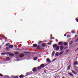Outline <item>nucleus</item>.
<instances>
[{
    "instance_id": "48",
    "label": "nucleus",
    "mask_w": 78,
    "mask_h": 78,
    "mask_svg": "<svg viewBox=\"0 0 78 78\" xmlns=\"http://www.w3.org/2000/svg\"><path fill=\"white\" fill-rule=\"evenodd\" d=\"M44 73H46V71H45V70H44Z\"/></svg>"
},
{
    "instance_id": "5",
    "label": "nucleus",
    "mask_w": 78,
    "mask_h": 78,
    "mask_svg": "<svg viewBox=\"0 0 78 78\" xmlns=\"http://www.w3.org/2000/svg\"><path fill=\"white\" fill-rule=\"evenodd\" d=\"M46 61L48 62H51V60L49 59V58H48L46 59Z\"/></svg>"
},
{
    "instance_id": "24",
    "label": "nucleus",
    "mask_w": 78,
    "mask_h": 78,
    "mask_svg": "<svg viewBox=\"0 0 78 78\" xmlns=\"http://www.w3.org/2000/svg\"><path fill=\"white\" fill-rule=\"evenodd\" d=\"M12 77L13 78H18V77L17 76H12Z\"/></svg>"
},
{
    "instance_id": "28",
    "label": "nucleus",
    "mask_w": 78,
    "mask_h": 78,
    "mask_svg": "<svg viewBox=\"0 0 78 78\" xmlns=\"http://www.w3.org/2000/svg\"><path fill=\"white\" fill-rule=\"evenodd\" d=\"M0 37H2V38H3V37H4V36L3 35H0Z\"/></svg>"
},
{
    "instance_id": "34",
    "label": "nucleus",
    "mask_w": 78,
    "mask_h": 78,
    "mask_svg": "<svg viewBox=\"0 0 78 78\" xmlns=\"http://www.w3.org/2000/svg\"><path fill=\"white\" fill-rule=\"evenodd\" d=\"M5 53H2L1 54V55H5Z\"/></svg>"
},
{
    "instance_id": "47",
    "label": "nucleus",
    "mask_w": 78,
    "mask_h": 78,
    "mask_svg": "<svg viewBox=\"0 0 78 78\" xmlns=\"http://www.w3.org/2000/svg\"><path fill=\"white\" fill-rule=\"evenodd\" d=\"M76 21L78 22V19H77L76 20Z\"/></svg>"
},
{
    "instance_id": "31",
    "label": "nucleus",
    "mask_w": 78,
    "mask_h": 78,
    "mask_svg": "<svg viewBox=\"0 0 78 78\" xmlns=\"http://www.w3.org/2000/svg\"><path fill=\"white\" fill-rule=\"evenodd\" d=\"M9 76H4V78H8Z\"/></svg>"
},
{
    "instance_id": "35",
    "label": "nucleus",
    "mask_w": 78,
    "mask_h": 78,
    "mask_svg": "<svg viewBox=\"0 0 78 78\" xmlns=\"http://www.w3.org/2000/svg\"><path fill=\"white\" fill-rule=\"evenodd\" d=\"M6 46H9V43H7L6 44Z\"/></svg>"
},
{
    "instance_id": "13",
    "label": "nucleus",
    "mask_w": 78,
    "mask_h": 78,
    "mask_svg": "<svg viewBox=\"0 0 78 78\" xmlns=\"http://www.w3.org/2000/svg\"><path fill=\"white\" fill-rule=\"evenodd\" d=\"M37 46V45L36 44H33V47H36Z\"/></svg>"
},
{
    "instance_id": "15",
    "label": "nucleus",
    "mask_w": 78,
    "mask_h": 78,
    "mask_svg": "<svg viewBox=\"0 0 78 78\" xmlns=\"http://www.w3.org/2000/svg\"><path fill=\"white\" fill-rule=\"evenodd\" d=\"M34 60L35 61H36V60H37V57H35L34 58Z\"/></svg>"
},
{
    "instance_id": "42",
    "label": "nucleus",
    "mask_w": 78,
    "mask_h": 78,
    "mask_svg": "<svg viewBox=\"0 0 78 78\" xmlns=\"http://www.w3.org/2000/svg\"><path fill=\"white\" fill-rule=\"evenodd\" d=\"M24 53H30V52H24Z\"/></svg>"
},
{
    "instance_id": "33",
    "label": "nucleus",
    "mask_w": 78,
    "mask_h": 78,
    "mask_svg": "<svg viewBox=\"0 0 78 78\" xmlns=\"http://www.w3.org/2000/svg\"><path fill=\"white\" fill-rule=\"evenodd\" d=\"M26 75H30V72H28L27 73H26Z\"/></svg>"
},
{
    "instance_id": "49",
    "label": "nucleus",
    "mask_w": 78,
    "mask_h": 78,
    "mask_svg": "<svg viewBox=\"0 0 78 78\" xmlns=\"http://www.w3.org/2000/svg\"><path fill=\"white\" fill-rule=\"evenodd\" d=\"M78 40L76 39V41H75V42H76Z\"/></svg>"
},
{
    "instance_id": "9",
    "label": "nucleus",
    "mask_w": 78,
    "mask_h": 78,
    "mask_svg": "<svg viewBox=\"0 0 78 78\" xmlns=\"http://www.w3.org/2000/svg\"><path fill=\"white\" fill-rule=\"evenodd\" d=\"M37 70V69H36V68L35 67L33 69L32 71H33V72H34V71H36V70Z\"/></svg>"
},
{
    "instance_id": "10",
    "label": "nucleus",
    "mask_w": 78,
    "mask_h": 78,
    "mask_svg": "<svg viewBox=\"0 0 78 78\" xmlns=\"http://www.w3.org/2000/svg\"><path fill=\"white\" fill-rule=\"evenodd\" d=\"M59 55V53L57 52L55 53V56H58Z\"/></svg>"
},
{
    "instance_id": "25",
    "label": "nucleus",
    "mask_w": 78,
    "mask_h": 78,
    "mask_svg": "<svg viewBox=\"0 0 78 78\" xmlns=\"http://www.w3.org/2000/svg\"><path fill=\"white\" fill-rule=\"evenodd\" d=\"M45 43H43L42 44V46H43V47H45Z\"/></svg>"
},
{
    "instance_id": "54",
    "label": "nucleus",
    "mask_w": 78,
    "mask_h": 78,
    "mask_svg": "<svg viewBox=\"0 0 78 78\" xmlns=\"http://www.w3.org/2000/svg\"><path fill=\"white\" fill-rule=\"evenodd\" d=\"M77 39L78 40V37L77 38Z\"/></svg>"
},
{
    "instance_id": "18",
    "label": "nucleus",
    "mask_w": 78,
    "mask_h": 78,
    "mask_svg": "<svg viewBox=\"0 0 78 78\" xmlns=\"http://www.w3.org/2000/svg\"><path fill=\"white\" fill-rule=\"evenodd\" d=\"M20 57H23L24 56V55L23 54H21L19 55Z\"/></svg>"
},
{
    "instance_id": "41",
    "label": "nucleus",
    "mask_w": 78,
    "mask_h": 78,
    "mask_svg": "<svg viewBox=\"0 0 78 78\" xmlns=\"http://www.w3.org/2000/svg\"><path fill=\"white\" fill-rule=\"evenodd\" d=\"M67 37H70V35H67Z\"/></svg>"
},
{
    "instance_id": "1",
    "label": "nucleus",
    "mask_w": 78,
    "mask_h": 78,
    "mask_svg": "<svg viewBox=\"0 0 78 78\" xmlns=\"http://www.w3.org/2000/svg\"><path fill=\"white\" fill-rule=\"evenodd\" d=\"M7 55H9V56L10 57H11V56H13L14 55V54H12L11 53H9V52H7L6 53Z\"/></svg>"
},
{
    "instance_id": "40",
    "label": "nucleus",
    "mask_w": 78,
    "mask_h": 78,
    "mask_svg": "<svg viewBox=\"0 0 78 78\" xmlns=\"http://www.w3.org/2000/svg\"><path fill=\"white\" fill-rule=\"evenodd\" d=\"M29 73L30 74V75H31V74H33V72H29Z\"/></svg>"
},
{
    "instance_id": "27",
    "label": "nucleus",
    "mask_w": 78,
    "mask_h": 78,
    "mask_svg": "<svg viewBox=\"0 0 78 78\" xmlns=\"http://www.w3.org/2000/svg\"><path fill=\"white\" fill-rule=\"evenodd\" d=\"M37 49H40V46L38 45L37 46Z\"/></svg>"
},
{
    "instance_id": "43",
    "label": "nucleus",
    "mask_w": 78,
    "mask_h": 78,
    "mask_svg": "<svg viewBox=\"0 0 78 78\" xmlns=\"http://www.w3.org/2000/svg\"><path fill=\"white\" fill-rule=\"evenodd\" d=\"M55 39V38L54 37H51V39Z\"/></svg>"
},
{
    "instance_id": "8",
    "label": "nucleus",
    "mask_w": 78,
    "mask_h": 78,
    "mask_svg": "<svg viewBox=\"0 0 78 78\" xmlns=\"http://www.w3.org/2000/svg\"><path fill=\"white\" fill-rule=\"evenodd\" d=\"M53 47L54 48H56V47H57V45L56 44H54L53 46Z\"/></svg>"
},
{
    "instance_id": "56",
    "label": "nucleus",
    "mask_w": 78,
    "mask_h": 78,
    "mask_svg": "<svg viewBox=\"0 0 78 78\" xmlns=\"http://www.w3.org/2000/svg\"><path fill=\"white\" fill-rule=\"evenodd\" d=\"M55 78H56V77H55Z\"/></svg>"
},
{
    "instance_id": "16",
    "label": "nucleus",
    "mask_w": 78,
    "mask_h": 78,
    "mask_svg": "<svg viewBox=\"0 0 78 78\" xmlns=\"http://www.w3.org/2000/svg\"><path fill=\"white\" fill-rule=\"evenodd\" d=\"M71 67V66H70V65H69L67 68L68 70H70V69Z\"/></svg>"
},
{
    "instance_id": "19",
    "label": "nucleus",
    "mask_w": 78,
    "mask_h": 78,
    "mask_svg": "<svg viewBox=\"0 0 78 78\" xmlns=\"http://www.w3.org/2000/svg\"><path fill=\"white\" fill-rule=\"evenodd\" d=\"M37 68L38 70H40V69H42V68L41 66H38L37 67Z\"/></svg>"
},
{
    "instance_id": "30",
    "label": "nucleus",
    "mask_w": 78,
    "mask_h": 78,
    "mask_svg": "<svg viewBox=\"0 0 78 78\" xmlns=\"http://www.w3.org/2000/svg\"><path fill=\"white\" fill-rule=\"evenodd\" d=\"M63 53V51H61V52L59 54V55H62Z\"/></svg>"
},
{
    "instance_id": "2",
    "label": "nucleus",
    "mask_w": 78,
    "mask_h": 78,
    "mask_svg": "<svg viewBox=\"0 0 78 78\" xmlns=\"http://www.w3.org/2000/svg\"><path fill=\"white\" fill-rule=\"evenodd\" d=\"M54 49L55 51H57L58 50H59V46H58L56 47V48H54Z\"/></svg>"
},
{
    "instance_id": "21",
    "label": "nucleus",
    "mask_w": 78,
    "mask_h": 78,
    "mask_svg": "<svg viewBox=\"0 0 78 78\" xmlns=\"http://www.w3.org/2000/svg\"><path fill=\"white\" fill-rule=\"evenodd\" d=\"M60 49L62 51V49H63V47L62 46H61L60 47Z\"/></svg>"
},
{
    "instance_id": "36",
    "label": "nucleus",
    "mask_w": 78,
    "mask_h": 78,
    "mask_svg": "<svg viewBox=\"0 0 78 78\" xmlns=\"http://www.w3.org/2000/svg\"><path fill=\"white\" fill-rule=\"evenodd\" d=\"M71 33H75V31H74L73 30H72Z\"/></svg>"
},
{
    "instance_id": "39",
    "label": "nucleus",
    "mask_w": 78,
    "mask_h": 78,
    "mask_svg": "<svg viewBox=\"0 0 78 78\" xmlns=\"http://www.w3.org/2000/svg\"><path fill=\"white\" fill-rule=\"evenodd\" d=\"M48 45H51V43H48Z\"/></svg>"
},
{
    "instance_id": "4",
    "label": "nucleus",
    "mask_w": 78,
    "mask_h": 78,
    "mask_svg": "<svg viewBox=\"0 0 78 78\" xmlns=\"http://www.w3.org/2000/svg\"><path fill=\"white\" fill-rule=\"evenodd\" d=\"M74 65H75L76 66H78V62H74Z\"/></svg>"
},
{
    "instance_id": "38",
    "label": "nucleus",
    "mask_w": 78,
    "mask_h": 78,
    "mask_svg": "<svg viewBox=\"0 0 78 78\" xmlns=\"http://www.w3.org/2000/svg\"><path fill=\"white\" fill-rule=\"evenodd\" d=\"M42 43V41H40L38 42V44H41V43Z\"/></svg>"
},
{
    "instance_id": "29",
    "label": "nucleus",
    "mask_w": 78,
    "mask_h": 78,
    "mask_svg": "<svg viewBox=\"0 0 78 78\" xmlns=\"http://www.w3.org/2000/svg\"><path fill=\"white\" fill-rule=\"evenodd\" d=\"M6 50H7V51H9V48L8 47H7L6 48Z\"/></svg>"
},
{
    "instance_id": "45",
    "label": "nucleus",
    "mask_w": 78,
    "mask_h": 78,
    "mask_svg": "<svg viewBox=\"0 0 78 78\" xmlns=\"http://www.w3.org/2000/svg\"><path fill=\"white\" fill-rule=\"evenodd\" d=\"M3 76V75L2 74L0 73V76Z\"/></svg>"
},
{
    "instance_id": "55",
    "label": "nucleus",
    "mask_w": 78,
    "mask_h": 78,
    "mask_svg": "<svg viewBox=\"0 0 78 78\" xmlns=\"http://www.w3.org/2000/svg\"><path fill=\"white\" fill-rule=\"evenodd\" d=\"M20 46H22V44H20Z\"/></svg>"
},
{
    "instance_id": "11",
    "label": "nucleus",
    "mask_w": 78,
    "mask_h": 78,
    "mask_svg": "<svg viewBox=\"0 0 78 78\" xmlns=\"http://www.w3.org/2000/svg\"><path fill=\"white\" fill-rule=\"evenodd\" d=\"M13 45H10L9 46V48H13Z\"/></svg>"
},
{
    "instance_id": "22",
    "label": "nucleus",
    "mask_w": 78,
    "mask_h": 78,
    "mask_svg": "<svg viewBox=\"0 0 78 78\" xmlns=\"http://www.w3.org/2000/svg\"><path fill=\"white\" fill-rule=\"evenodd\" d=\"M70 51V50L68 49L66 51V54H67V53H69V51Z\"/></svg>"
},
{
    "instance_id": "50",
    "label": "nucleus",
    "mask_w": 78,
    "mask_h": 78,
    "mask_svg": "<svg viewBox=\"0 0 78 78\" xmlns=\"http://www.w3.org/2000/svg\"><path fill=\"white\" fill-rule=\"evenodd\" d=\"M77 35H76L75 36V37H77Z\"/></svg>"
},
{
    "instance_id": "6",
    "label": "nucleus",
    "mask_w": 78,
    "mask_h": 78,
    "mask_svg": "<svg viewBox=\"0 0 78 78\" xmlns=\"http://www.w3.org/2000/svg\"><path fill=\"white\" fill-rule=\"evenodd\" d=\"M6 61H9L10 60V58L9 57H7L6 58Z\"/></svg>"
},
{
    "instance_id": "32",
    "label": "nucleus",
    "mask_w": 78,
    "mask_h": 78,
    "mask_svg": "<svg viewBox=\"0 0 78 78\" xmlns=\"http://www.w3.org/2000/svg\"><path fill=\"white\" fill-rule=\"evenodd\" d=\"M72 44H73V41H71L70 43H69V44L70 45H72Z\"/></svg>"
},
{
    "instance_id": "26",
    "label": "nucleus",
    "mask_w": 78,
    "mask_h": 78,
    "mask_svg": "<svg viewBox=\"0 0 78 78\" xmlns=\"http://www.w3.org/2000/svg\"><path fill=\"white\" fill-rule=\"evenodd\" d=\"M68 74L69 75H70V76H73V74H72L71 73H69Z\"/></svg>"
},
{
    "instance_id": "51",
    "label": "nucleus",
    "mask_w": 78,
    "mask_h": 78,
    "mask_svg": "<svg viewBox=\"0 0 78 78\" xmlns=\"http://www.w3.org/2000/svg\"><path fill=\"white\" fill-rule=\"evenodd\" d=\"M56 42H58V40L57 39H56Z\"/></svg>"
},
{
    "instance_id": "44",
    "label": "nucleus",
    "mask_w": 78,
    "mask_h": 78,
    "mask_svg": "<svg viewBox=\"0 0 78 78\" xmlns=\"http://www.w3.org/2000/svg\"><path fill=\"white\" fill-rule=\"evenodd\" d=\"M67 33H66V34H65L64 35V36H65V37L66 36V34H67Z\"/></svg>"
},
{
    "instance_id": "12",
    "label": "nucleus",
    "mask_w": 78,
    "mask_h": 78,
    "mask_svg": "<svg viewBox=\"0 0 78 78\" xmlns=\"http://www.w3.org/2000/svg\"><path fill=\"white\" fill-rule=\"evenodd\" d=\"M45 66V65L44 64H42L40 66V67L41 68H42V67H44Z\"/></svg>"
},
{
    "instance_id": "23",
    "label": "nucleus",
    "mask_w": 78,
    "mask_h": 78,
    "mask_svg": "<svg viewBox=\"0 0 78 78\" xmlns=\"http://www.w3.org/2000/svg\"><path fill=\"white\" fill-rule=\"evenodd\" d=\"M64 45L66 46L67 45V42H65L64 43Z\"/></svg>"
},
{
    "instance_id": "37",
    "label": "nucleus",
    "mask_w": 78,
    "mask_h": 78,
    "mask_svg": "<svg viewBox=\"0 0 78 78\" xmlns=\"http://www.w3.org/2000/svg\"><path fill=\"white\" fill-rule=\"evenodd\" d=\"M15 55H17L19 54V52H16L15 53Z\"/></svg>"
},
{
    "instance_id": "3",
    "label": "nucleus",
    "mask_w": 78,
    "mask_h": 78,
    "mask_svg": "<svg viewBox=\"0 0 78 78\" xmlns=\"http://www.w3.org/2000/svg\"><path fill=\"white\" fill-rule=\"evenodd\" d=\"M74 68H75V70L76 72H78V67L77 66H75Z\"/></svg>"
},
{
    "instance_id": "53",
    "label": "nucleus",
    "mask_w": 78,
    "mask_h": 78,
    "mask_svg": "<svg viewBox=\"0 0 78 78\" xmlns=\"http://www.w3.org/2000/svg\"><path fill=\"white\" fill-rule=\"evenodd\" d=\"M76 50H78V48L76 49Z\"/></svg>"
},
{
    "instance_id": "46",
    "label": "nucleus",
    "mask_w": 78,
    "mask_h": 78,
    "mask_svg": "<svg viewBox=\"0 0 78 78\" xmlns=\"http://www.w3.org/2000/svg\"><path fill=\"white\" fill-rule=\"evenodd\" d=\"M56 60V59H54L52 61V62H53V61H55Z\"/></svg>"
},
{
    "instance_id": "52",
    "label": "nucleus",
    "mask_w": 78,
    "mask_h": 78,
    "mask_svg": "<svg viewBox=\"0 0 78 78\" xmlns=\"http://www.w3.org/2000/svg\"><path fill=\"white\" fill-rule=\"evenodd\" d=\"M77 51V50H76V49L75 51L76 52V51Z\"/></svg>"
},
{
    "instance_id": "17",
    "label": "nucleus",
    "mask_w": 78,
    "mask_h": 78,
    "mask_svg": "<svg viewBox=\"0 0 78 78\" xmlns=\"http://www.w3.org/2000/svg\"><path fill=\"white\" fill-rule=\"evenodd\" d=\"M55 51H53L52 53V56H54L55 55Z\"/></svg>"
},
{
    "instance_id": "7",
    "label": "nucleus",
    "mask_w": 78,
    "mask_h": 78,
    "mask_svg": "<svg viewBox=\"0 0 78 78\" xmlns=\"http://www.w3.org/2000/svg\"><path fill=\"white\" fill-rule=\"evenodd\" d=\"M71 71H72V73H73V74H74V75H76L77 74V73H76L75 72V71H74L73 70H72Z\"/></svg>"
},
{
    "instance_id": "14",
    "label": "nucleus",
    "mask_w": 78,
    "mask_h": 78,
    "mask_svg": "<svg viewBox=\"0 0 78 78\" xmlns=\"http://www.w3.org/2000/svg\"><path fill=\"white\" fill-rule=\"evenodd\" d=\"M20 78H23L24 77H23V75H21L19 76Z\"/></svg>"
},
{
    "instance_id": "57",
    "label": "nucleus",
    "mask_w": 78,
    "mask_h": 78,
    "mask_svg": "<svg viewBox=\"0 0 78 78\" xmlns=\"http://www.w3.org/2000/svg\"><path fill=\"white\" fill-rule=\"evenodd\" d=\"M62 78H64V77H62Z\"/></svg>"
},
{
    "instance_id": "20",
    "label": "nucleus",
    "mask_w": 78,
    "mask_h": 78,
    "mask_svg": "<svg viewBox=\"0 0 78 78\" xmlns=\"http://www.w3.org/2000/svg\"><path fill=\"white\" fill-rule=\"evenodd\" d=\"M62 42H60L58 43V45H62Z\"/></svg>"
}]
</instances>
